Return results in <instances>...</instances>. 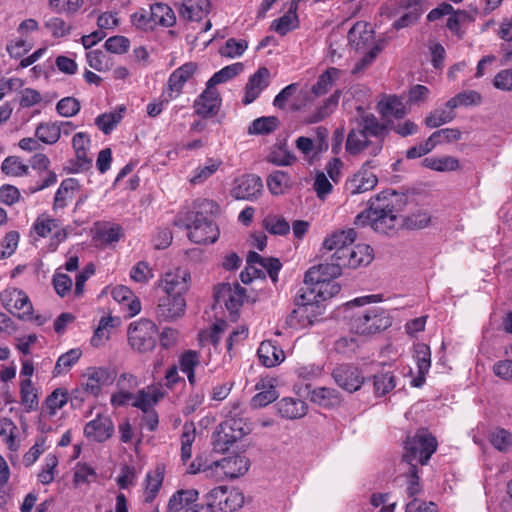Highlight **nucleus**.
Instances as JSON below:
<instances>
[{
	"instance_id": "nucleus-1",
	"label": "nucleus",
	"mask_w": 512,
	"mask_h": 512,
	"mask_svg": "<svg viewBox=\"0 0 512 512\" xmlns=\"http://www.w3.org/2000/svg\"><path fill=\"white\" fill-rule=\"evenodd\" d=\"M387 135L388 129L385 124L374 114H364L357 118L347 135L346 151L353 156L366 154L375 157L382 151Z\"/></svg>"
},
{
	"instance_id": "nucleus-2",
	"label": "nucleus",
	"mask_w": 512,
	"mask_h": 512,
	"mask_svg": "<svg viewBox=\"0 0 512 512\" xmlns=\"http://www.w3.org/2000/svg\"><path fill=\"white\" fill-rule=\"evenodd\" d=\"M379 295L359 297L346 304L347 318L351 331L359 335H371L391 326L392 320L383 309L377 307L362 308L371 302H377Z\"/></svg>"
},
{
	"instance_id": "nucleus-3",
	"label": "nucleus",
	"mask_w": 512,
	"mask_h": 512,
	"mask_svg": "<svg viewBox=\"0 0 512 512\" xmlns=\"http://www.w3.org/2000/svg\"><path fill=\"white\" fill-rule=\"evenodd\" d=\"M354 223L359 227L370 225L376 232L387 234L397 226L398 217L391 199L378 195L356 216Z\"/></svg>"
},
{
	"instance_id": "nucleus-4",
	"label": "nucleus",
	"mask_w": 512,
	"mask_h": 512,
	"mask_svg": "<svg viewBox=\"0 0 512 512\" xmlns=\"http://www.w3.org/2000/svg\"><path fill=\"white\" fill-rule=\"evenodd\" d=\"M348 44L356 52H366L360 62L353 69L358 73L368 66L377 56L379 48L374 45V31L370 24L357 22L348 32Z\"/></svg>"
},
{
	"instance_id": "nucleus-5",
	"label": "nucleus",
	"mask_w": 512,
	"mask_h": 512,
	"mask_svg": "<svg viewBox=\"0 0 512 512\" xmlns=\"http://www.w3.org/2000/svg\"><path fill=\"white\" fill-rule=\"evenodd\" d=\"M437 449L435 437L427 430H419L412 437H408L405 442V454L403 461L409 465L417 463L425 465Z\"/></svg>"
},
{
	"instance_id": "nucleus-6",
	"label": "nucleus",
	"mask_w": 512,
	"mask_h": 512,
	"mask_svg": "<svg viewBox=\"0 0 512 512\" xmlns=\"http://www.w3.org/2000/svg\"><path fill=\"white\" fill-rule=\"evenodd\" d=\"M249 431L250 427L243 418L229 416L213 433V447L218 452H225L230 445L248 434Z\"/></svg>"
},
{
	"instance_id": "nucleus-7",
	"label": "nucleus",
	"mask_w": 512,
	"mask_h": 512,
	"mask_svg": "<svg viewBox=\"0 0 512 512\" xmlns=\"http://www.w3.org/2000/svg\"><path fill=\"white\" fill-rule=\"evenodd\" d=\"M157 335L158 328L156 324L146 318H141L128 327L129 344L140 353L149 352L155 348Z\"/></svg>"
},
{
	"instance_id": "nucleus-8",
	"label": "nucleus",
	"mask_w": 512,
	"mask_h": 512,
	"mask_svg": "<svg viewBox=\"0 0 512 512\" xmlns=\"http://www.w3.org/2000/svg\"><path fill=\"white\" fill-rule=\"evenodd\" d=\"M114 378V374L107 368L89 367L82 375L80 387L74 390L75 397L81 393L97 397L102 387L112 384Z\"/></svg>"
},
{
	"instance_id": "nucleus-9",
	"label": "nucleus",
	"mask_w": 512,
	"mask_h": 512,
	"mask_svg": "<svg viewBox=\"0 0 512 512\" xmlns=\"http://www.w3.org/2000/svg\"><path fill=\"white\" fill-rule=\"evenodd\" d=\"M192 223L186 227L189 230V239L197 244L214 243L220 234L218 226L213 220L205 216L202 212L192 213Z\"/></svg>"
},
{
	"instance_id": "nucleus-10",
	"label": "nucleus",
	"mask_w": 512,
	"mask_h": 512,
	"mask_svg": "<svg viewBox=\"0 0 512 512\" xmlns=\"http://www.w3.org/2000/svg\"><path fill=\"white\" fill-rule=\"evenodd\" d=\"M2 306L21 319H28L32 315L33 306L29 296L23 290L9 287L0 293Z\"/></svg>"
},
{
	"instance_id": "nucleus-11",
	"label": "nucleus",
	"mask_w": 512,
	"mask_h": 512,
	"mask_svg": "<svg viewBox=\"0 0 512 512\" xmlns=\"http://www.w3.org/2000/svg\"><path fill=\"white\" fill-rule=\"evenodd\" d=\"M246 296L245 289L238 283H222L215 287L214 297L218 304L225 305L231 315L236 314Z\"/></svg>"
},
{
	"instance_id": "nucleus-12",
	"label": "nucleus",
	"mask_w": 512,
	"mask_h": 512,
	"mask_svg": "<svg viewBox=\"0 0 512 512\" xmlns=\"http://www.w3.org/2000/svg\"><path fill=\"white\" fill-rule=\"evenodd\" d=\"M262 191L261 178L255 174H245L234 180L230 193L237 200L255 201Z\"/></svg>"
},
{
	"instance_id": "nucleus-13",
	"label": "nucleus",
	"mask_w": 512,
	"mask_h": 512,
	"mask_svg": "<svg viewBox=\"0 0 512 512\" xmlns=\"http://www.w3.org/2000/svg\"><path fill=\"white\" fill-rule=\"evenodd\" d=\"M186 300L182 295H167L159 297L155 315L159 321L172 322L185 314Z\"/></svg>"
},
{
	"instance_id": "nucleus-14",
	"label": "nucleus",
	"mask_w": 512,
	"mask_h": 512,
	"mask_svg": "<svg viewBox=\"0 0 512 512\" xmlns=\"http://www.w3.org/2000/svg\"><path fill=\"white\" fill-rule=\"evenodd\" d=\"M335 383L343 390L353 393L359 390L364 383L361 370L352 364H339L332 371Z\"/></svg>"
},
{
	"instance_id": "nucleus-15",
	"label": "nucleus",
	"mask_w": 512,
	"mask_h": 512,
	"mask_svg": "<svg viewBox=\"0 0 512 512\" xmlns=\"http://www.w3.org/2000/svg\"><path fill=\"white\" fill-rule=\"evenodd\" d=\"M190 273L183 268H175L167 271L158 281V286L164 294L182 295L188 291Z\"/></svg>"
},
{
	"instance_id": "nucleus-16",
	"label": "nucleus",
	"mask_w": 512,
	"mask_h": 512,
	"mask_svg": "<svg viewBox=\"0 0 512 512\" xmlns=\"http://www.w3.org/2000/svg\"><path fill=\"white\" fill-rule=\"evenodd\" d=\"M197 71V64L187 62L174 70L168 78L166 89V100L176 99L183 91L184 85L193 77Z\"/></svg>"
},
{
	"instance_id": "nucleus-17",
	"label": "nucleus",
	"mask_w": 512,
	"mask_h": 512,
	"mask_svg": "<svg viewBox=\"0 0 512 512\" xmlns=\"http://www.w3.org/2000/svg\"><path fill=\"white\" fill-rule=\"evenodd\" d=\"M374 166V161H366L362 168L346 182V192L351 195H356L372 190L376 186L378 179L368 168Z\"/></svg>"
},
{
	"instance_id": "nucleus-18",
	"label": "nucleus",
	"mask_w": 512,
	"mask_h": 512,
	"mask_svg": "<svg viewBox=\"0 0 512 512\" xmlns=\"http://www.w3.org/2000/svg\"><path fill=\"white\" fill-rule=\"evenodd\" d=\"M342 260L334 259L331 257V262L319 264L308 269L305 273V283L319 284L332 281L341 275L342 269L345 265H342Z\"/></svg>"
},
{
	"instance_id": "nucleus-19",
	"label": "nucleus",
	"mask_w": 512,
	"mask_h": 512,
	"mask_svg": "<svg viewBox=\"0 0 512 512\" xmlns=\"http://www.w3.org/2000/svg\"><path fill=\"white\" fill-rule=\"evenodd\" d=\"M356 237L357 234L352 228L336 231L325 237L323 247L329 251L334 250L335 252L332 255L334 259L342 260L356 240Z\"/></svg>"
},
{
	"instance_id": "nucleus-20",
	"label": "nucleus",
	"mask_w": 512,
	"mask_h": 512,
	"mask_svg": "<svg viewBox=\"0 0 512 512\" xmlns=\"http://www.w3.org/2000/svg\"><path fill=\"white\" fill-rule=\"evenodd\" d=\"M114 424L110 416L98 414L95 419L89 421L84 427V436L95 442H105L112 437Z\"/></svg>"
},
{
	"instance_id": "nucleus-21",
	"label": "nucleus",
	"mask_w": 512,
	"mask_h": 512,
	"mask_svg": "<svg viewBox=\"0 0 512 512\" xmlns=\"http://www.w3.org/2000/svg\"><path fill=\"white\" fill-rule=\"evenodd\" d=\"M270 78L271 74L268 68H258V70L249 77L245 85L242 103L244 105H249L254 102L260 96L262 91L269 86Z\"/></svg>"
},
{
	"instance_id": "nucleus-22",
	"label": "nucleus",
	"mask_w": 512,
	"mask_h": 512,
	"mask_svg": "<svg viewBox=\"0 0 512 512\" xmlns=\"http://www.w3.org/2000/svg\"><path fill=\"white\" fill-rule=\"evenodd\" d=\"M320 314L321 307L319 304L302 305L293 309L287 319V323L295 329L307 328L317 321Z\"/></svg>"
},
{
	"instance_id": "nucleus-23",
	"label": "nucleus",
	"mask_w": 512,
	"mask_h": 512,
	"mask_svg": "<svg viewBox=\"0 0 512 512\" xmlns=\"http://www.w3.org/2000/svg\"><path fill=\"white\" fill-rule=\"evenodd\" d=\"M221 103L219 94L215 88L206 85V89L194 102L195 113L203 118L216 115Z\"/></svg>"
},
{
	"instance_id": "nucleus-24",
	"label": "nucleus",
	"mask_w": 512,
	"mask_h": 512,
	"mask_svg": "<svg viewBox=\"0 0 512 512\" xmlns=\"http://www.w3.org/2000/svg\"><path fill=\"white\" fill-rule=\"evenodd\" d=\"M213 465L231 479L244 475L250 466L249 459L244 455H232L216 461Z\"/></svg>"
},
{
	"instance_id": "nucleus-25",
	"label": "nucleus",
	"mask_w": 512,
	"mask_h": 512,
	"mask_svg": "<svg viewBox=\"0 0 512 512\" xmlns=\"http://www.w3.org/2000/svg\"><path fill=\"white\" fill-rule=\"evenodd\" d=\"M418 375L412 380L413 387H421L425 382V376L431 367L430 347L425 343H416L414 345V354Z\"/></svg>"
},
{
	"instance_id": "nucleus-26",
	"label": "nucleus",
	"mask_w": 512,
	"mask_h": 512,
	"mask_svg": "<svg viewBox=\"0 0 512 512\" xmlns=\"http://www.w3.org/2000/svg\"><path fill=\"white\" fill-rule=\"evenodd\" d=\"M373 249L367 244H356L350 247L342 259V265L356 269L366 266L373 260Z\"/></svg>"
},
{
	"instance_id": "nucleus-27",
	"label": "nucleus",
	"mask_w": 512,
	"mask_h": 512,
	"mask_svg": "<svg viewBox=\"0 0 512 512\" xmlns=\"http://www.w3.org/2000/svg\"><path fill=\"white\" fill-rule=\"evenodd\" d=\"M377 110L383 119L391 117L402 119L407 115V108L402 99L396 95H389L377 104Z\"/></svg>"
},
{
	"instance_id": "nucleus-28",
	"label": "nucleus",
	"mask_w": 512,
	"mask_h": 512,
	"mask_svg": "<svg viewBox=\"0 0 512 512\" xmlns=\"http://www.w3.org/2000/svg\"><path fill=\"white\" fill-rule=\"evenodd\" d=\"M210 0H183L179 14L187 21H200L210 11Z\"/></svg>"
},
{
	"instance_id": "nucleus-29",
	"label": "nucleus",
	"mask_w": 512,
	"mask_h": 512,
	"mask_svg": "<svg viewBox=\"0 0 512 512\" xmlns=\"http://www.w3.org/2000/svg\"><path fill=\"white\" fill-rule=\"evenodd\" d=\"M257 355L261 364L268 368L279 365L285 359L284 351L271 340L260 343Z\"/></svg>"
},
{
	"instance_id": "nucleus-30",
	"label": "nucleus",
	"mask_w": 512,
	"mask_h": 512,
	"mask_svg": "<svg viewBox=\"0 0 512 512\" xmlns=\"http://www.w3.org/2000/svg\"><path fill=\"white\" fill-rule=\"evenodd\" d=\"M149 11L154 29L157 27L170 28L176 23V15L167 4L155 2L150 5Z\"/></svg>"
},
{
	"instance_id": "nucleus-31",
	"label": "nucleus",
	"mask_w": 512,
	"mask_h": 512,
	"mask_svg": "<svg viewBox=\"0 0 512 512\" xmlns=\"http://www.w3.org/2000/svg\"><path fill=\"white\" fill-rule=\"evenodd\" d=\"M259 392L252 398V406L262 408L272 403L278 398V392L275 389L274 379H261L255 386Z\"/></svg>"
},
{
	"instance_id": "nucleus-32",
	"label": "nucleus",
	"mask_w": 512,
	"mask_h": 512,
	"mask_svg": "<svg viewBox=\"0 0 512 512\" xmlns=\"http://www.w3.org/2000/svg\"><path fill=\"white\" fill-rule=\"evenodd\" d=\"M68 391L63 388L55 389L45 400L42 405L40 418L50 419L59 409H61L68 401Z\"/></svg>"
},
{
	"instance_id": "nucleus-33",
	"label": "nucleus",
	"mask_w": 512,
	"mask_h": 512,
	"mask_svg": "<svg viewBox=\"0 0 512 512\" xmlns=\"http://www.w3.org/2000/svg\"><path fill=\"white\" fill-rule=\"evenodd\" d=\"M299 1L300 0H293L290 3L287 13L273 21L272 28L279 35L284 36L299 26V19L297 16Z\"/></svg>"
},
{
	"instance_id": "nucleus-34",
	"label": "nucleus",
	"mask_w": 512,
	"mask_h": 512,
	"mask_svg": "<svg viewBox=\"0 0 512 512\" xmlns=\"http://www.w3.org/2000/svg\"><path fill=\"white\" fill-rule=\"evenodd\" d=\"M164 397V393L155 387L149 386L141 389L134 395L132 406L140 409L142 412H147L154 408L160 399Z\"/></svg>"
},
{
	"instance_id": "nucleus-35",
	"label": "nucleus",
	"mask_w": 512,
	"mask_h": 512,
	"mask_svg": "<svg viewBox=\"0 0 512 512\" xmlns=\"http://www.w3.org/2000/svg\"><path fill=\"white\" fill-rule=\"evenodd\" d=\"M29 168L32 173H43L44 184L54 185L57 182V175L50 167V159L43 153L33 155L29 160Z\"/></svg>"
},
{
	"instance_id": "nucleus-36",
	"label": "nucleus",
	"mask_w": 512,
	"mask_h": 512,
	"mask_svg": "<svg viewBox=\"0 0 512 512\" xmlns=\"http://www.w3.org/2000/svg\"><path fill=\"white\" fill-rule=\"evenodd\" d=\"M278 412L287 419H298L306 415L307 405L303 400L286 397L278 403Z\"/></svg>"
},
{
	"instance_id": "nucleus-37",
	"label": "nucleus",
	"mask_w": 512,
	"mask_h": 512,
	"mask_svg": "<svg viewBox=\"0 0 512 512\" xmlns=\"http://www.w3.org/2000/svg\"><path fill=\"white\" fill-rule=\"evenodd\" d=\"M114 300L128 307V316L133 317L141 311V302L127 286L119 285L113 288Z\"/></svg>"
},
{
	"instance_id": "nucleus-38",
	"label": "nucleus",
	"mask_w": 512,
	"mask_h": 512,
	"mask_svg": "<svg viewBox=\"0 0 512 512\" xmlns=\"http://www.w3.org/2000/svg\"><path fill=\"white\" fill-rule=\"evenodd\" d=\"M396 387L395 374L386 369L384 365L382 369L373 375V390L376 396H384Z\"/></svg>"
},
{
	"instance_id": "nucleus-39",
	"label": "nucleus",
	"mask_w": 512,
	"mask_h": 512,
	"mask_svg": "<svg viewBox=\"0 0 512 512\" xmlns=\"http://www.w3.org/2000/svg\"><path fill=\"white\" fill-rule=\"evenodd\" d=\"M198 491L195 489H181L176 491L169 499L167 512H179L198 499Z\"/></svg>"
},
{
	"instance_id": "nucleus-40",
	"label": "nucleus",
	"mask_w": 512,
	"mask_h": 512,
	"mask_svg": "<svg viewBox=\"0 0 512 512\" xmlns=\"http://www.w3.org/2000/svg\"><path fill=\"white\" fill-rule=\"evenodd\" d=\"M123 237V229L114 223H102L96 226L95 239L101 245H110Z\"/></svg>"
},
{
	"instance_id": "nucleus-41",
	"label": "nucleus",
	"mask_w": 512,
	"mask_h": 512,
	"mask_svg": "<svg viewBox=\"0 0 512 512\" xmlns=\"http://www.w3.org/2000/svg\"><path fill=\"white\" fill-rule=\"evenodd\" d=\"M310 399L326 408L338 406L342 401L340 393L336 389L328 387L315 388L310 393Z\"/></svg>"
},
{
	"instance_id": "nucleus-42",
	"label": "nucleus",
	"mask_w": 512,
	"mask_h": 512,
	"mask_svg": "<svg viewBox=\"0 0 512 512\" xmlns=\"http://www.w3.org/2000/svg\"><path fill=\"white\" fill-rule=\"evenodd\" d=\"M199 365L200 355L196 351L188 350L179 358L180 370L187 375L189 384L192 386L196 384L195 368Z\"/></svg>"
},
{
	"instance_id": "nucleus-43",
	"label": "nucleus",
	"mask_w": 512,
	"mask_h": 512,
	"mask_svg": "<svg viewBox=\"0 0 512 512\" xmlns=\"http://www.w3.org/2000/svg\"><path fill=\"white\" fill-rule=\"evenodd\" d=\"M247 262L251 266L259 265L261 268L265 269L273 281L277 280L278 272L282 267V264L279 261V259L265 258L256 252H249L247 256Z\"/></svg>"
},
{
	"instance_id": "nucleus-44",
	"label": "nucleus",
	"mask_w": 512,
	"mask_h": 512,
	"mask_svg": "<svg viewBox=\"0 0 512 512\" xmlns=\"http://www.w3.org/2000/svg\"><path fill=\"white\" fill-rule=\"evenodd\" d=\"M89 146L90 138L86 133L79 132L73 136L72 147L81 166L89 165L92 162L91 157L88 155Z\"/></svg>"
},
{
	"instance_id": "nucleus-45",
	"label": "nucleus",
	"mask_w": 512,
	"mask_h": 512,
	"mask_svg": "<svg viewBox=\"0 0 512 512\" xmlns=\"http://www.w3.org/2000/svg\"><path fill=\"white\" fill-rule=\"evenodd\" d=\"M17 433L18 428L10 418H0V437L11 451H16L19 448Z\"/></svg>"
},
{
	"instance_id": "nucleus-46",
	"label": "nucleus",
	"mask_w": 512,
	"mask_h": 512,
	"mask_svg": "<svg viewBox=\"0 0 512 512\" xmlns=\"http://www.w3.org/2000/svg\"><path fill=\"white\" fill-rule=\"evenodd\" d=\"M163 479L164 470L161 467H157L154 471L147 474L144 491V497L146 502H151L155 499L162 486Z\"/></svg>"
},
{
	"instance_id": "nucleus-47",
	"label": "nucleus",
	"mask_w": 512,
	"mask_h": 512,
	"mask_svg": "<svg viewBox=\"0 0 512 512\" xmlns=\"http://www.w3.org/2000/svg\"><path fill=\"white\" fill-rule=\"evenodd\" d=\"M422 165L431 170L449 172L459 168V161L452 156L428 157L422 161Z\"/></svg>"
},
{
	"instance_id": "nucleus-48",
	"label": "nucleus",
	"mask_w": 512,
	"mask_h": 512,
	"mask_svg": "<svg viewBox=\"0 0 512 512\" xmlns=\"http://www.w3.org/2000/svg\"><path fill=\"white\" fill-rule=\"evenodd\" d=\"M280 125L276 116H263L255 119L248 128L249 134L267 135L274 132Z\"/></svg>"
},
{
	"instance_id": "nucleus-49",
	"label": "nucleus",
	"mask_w": 512,
	"mask_h": 512,
	"mask_svg": "<svg viewBox=\"0 0 512 512\" xmlns=\"http://www.w3.org/2000/svg\"><path fill=\"white\" fill-rule=\"evenodd\" d=\"M482 103V96L474 90H467L458 93L446 102L448 109L454 110L460 106H477Z\"/></svg>"
},
{
	"instance_id": "nucleus-50",
	"label": "nucleus",
	"mask_w": 512,
	"mask_h": 512,
	"mask_svg": "<svg viewBox=\"0 0 512 512\" xmlns=\"http://www.w3.org/2000/svg\"><path fill=\"white\" fill-rule=\"evenodd\" d=\"M263 228L272 235L284 236L290 232V225L286 219L277 214H268L262 221Z\"/></svg>"
},
{
	"instance_id": "nucleus-51",
	"label": "nucleus",
	"mask_w": 512,
	"mask_h": 512,
	"mask_svg": "<svg viewBox=\"0 0 512 512\" xmlns=\"http://www.w3.org/2000/svg\"><path fill=\"white\" fill-rule=\"evenodd\" d=\"M341 71L337 68L330 67L322 73L317 82L312 86V93L316 96L326 94L332 87L334 82L339 78Z\"/></svg>"
},
{
	"instance_id": "nucleus-52",
	"label": "nucleus",
	"mask_w": 512,
	"mask_h": 512,
	"mask_svg": "<svg viewBox=\"0 0 512 512\" xmlns=\"http://www.w3.org/2000/svg\"><path fill=\"white\" fill-rule=\"evenodd\" d=\"M488 440L490 444L499 452L506 453L512 447V434L500 427H496L489 432Z\"/></svg>"
},
{
	"instance_id": "nucleus-53",
	"label": "nucleus",
	"mask_w": 512,
	"mask_h": 512,
	"mask_svg": "<svg viewBox=\"0 0 512 512\" xmlns=\"http://www.w3.org/2000/svg\"><path fill=\"white\" fill-rule=\"evenodd\" d=\"M222 163V160L219 158H208L203 166L195 169L194 175L190 179V182L194 185L204 183L214 173L217 172Z\"/></svg>"
},
{
	"instance_id": "nucleus-54",
	"label": "nucleus",
	"mask_w": 512,
	"mask_h": 512,
	"mask_svg": "<svg viewBox=\"0 0 512 512\" xmlns=\"http://www.w3.org/2000/svg\"><path fill=\"white\" fill-rule=\"evenodd\" d=\"M75 185L76 183L73 179H65L62 181L60 187L55 193L53 202L54 211H57L58 209H64L67 206L68 200L72 199L73 197Z\"/></svg>"
},
{
	"instance_id": "nucleus-55",
	"label": "nucleus",
	"mask_w": 512,
	"mask_h": 512,
	"mask_svg": "<svg viewBox=\"0 0 512 512\" xmlns=\"http://www.w3.org/2000/svg\"><path fill=\"white\" fill-rule=\"evenodd\" d=\"M290 176L283 171H275L267 178V186L269 191L274 195H281L290 187Z\"/></svg>"
},
{
	"instance_id": "nucleus-56",
	"label": "nucleus",
	"mask_w": 512,
	"mask_h": 512,
	"mask_svg": "<svg viewBox=\"0 0 512 512\" xmlns=\"http://www.w3.org/2000/svg\"><path fill=\"white\" fill-rule=\"evenodd\" d=\"M38 140L45 144H55L60 139V130L57 122L40 123L35 131Z\"/></svg>"
},
{
	"instance_id": "nucleus-57",
	"label": "nucleus",
	"mask_w": 512,
	"mask_h": 512,
	"mask_svg": "<svg viewBox=\"0 0 512 512\" xmlns=\"http://www.w3.org/2000/svg\"><path fill=\"white\" fill-rule=\"evenodd\" d=\"M1 171L12 177L27 176L30 174V168L24 164L19 157L9 156L1 164Z\"/></svg>"
},
{
	"instance_id": "nucleus-58",
	"label": "nucleus",
	"mask_w": 512,
	"mask_h": 512,
	"mask_svg": "<svg viewBox=\"0 0 512 512\" xmlns=\"http://www.w3.org/2000/svg\"><path fill=\"white\" fill-rule=\"evenodd\" d=\"M81 355L82 351L79 348L71 349L68 352L62 354L55 364L53 370L54 376L68 372L70 368L78 362Z\"/></svg>"
},
{
	"instance_id": "nucleus-59",
	"label": "nucleus",
	"mask_w": 512,
	"mask_h": 512,
	"mask_svg": "<svg viewBox=\"0 0 512 512\" xmlns=\"http://www.w3.org/2000/svg\"><path fill=\"white\" fill-rule=\"evenodd\" d=\"M242 63H234L232 65H228L222 68L220 71L216 72L207 82L206 85L209 87L215 88L216 85L225 83L230 79L234 78L238 74L243 71Z\"/></svg>"
},
{
	"instance_id": "nucleus-60",
	"label": "nucleus",
	"mask_w": 512,
	"mask_h": 512,
	"mask_svg": "<svg viewBox=\"0 0 512 512\" xmlns=\"http://www.w3.org/2000/svg\"><path fill=\"white\" fill-rule=\"evenodd\" d=\"M60 227L57 219L51 218L47 214L37 217L33 224V230L40 237H48Z\"/></svg>"
},
{
	"instance_id": "nucleus-61",
	"label": "nucleus",
	"mask_w": 512,
	"mask_h": 512,
	"mask_svg": "<svg viewBox=\"0 0 512 512\" xmlns=\"http://www.w3.org/2000/svg\"><path fill=\"white\" fill-rule=\"evenodd\" d=\"M244 503V496L238 489L228 490L225 487V496H223L222 502H220L219 510L224 512H233L238 508L242 507Z\"/></svg>"
},
{
	"instance_id": "nucleus-62",
	"label": "nucleus",
	"mask_w": 512,
	"mask_h": 512,
	"mask_svg": "<svg viewBox=\"0 0 512 512\" xmlns=\"http://www.w3.org/2000/svg\"><path fill=\"white\" fill-rule=\"evenodd\" d=\"M195 427L193 424H184L181 434V459L186 463L192 456V444L195 440Z\"/></svg>"
},
{
	"instance_id": "nucleus-63",
	"label": "nucleus",
	"mask_w": 512,
	"mask_h": 512,
	"mask_svg": "<svg viewBox=\"0 0 512 512\" xmlns=\"http://www.w3.org/2000/svg\"><path fill=\"white\" fill-rule=\"evenodd\" d=\"M268 161L278 166H289L296 161V157L288 150L286 144H281L271 151Z\"/></svg>"
},
{
	"instance_id": "nucleus-64",
	"label": "nucleus",
	"mask_w": 512,
	"mask_h": 512,
	"mask_svg": "<svg viewBox=\"0 0 512 512\" xmlns=\"http://www.w3.org/2000/svg\"><path fill=\"white\" fill-rule=\"evenodd\" d=\"M20 394L21 403L27 411L35 410L38 407V397L29 378L21 381Z\"/></svg>"
}]
</instances>
